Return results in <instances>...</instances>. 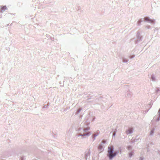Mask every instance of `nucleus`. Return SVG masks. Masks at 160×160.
Listing matches in <instances>:
<instances>
[{
	"label": "nucleus",
	"mask_w": 160,
	"mask_h": 160,
	"mask_svg": "<svg viewBox=\"0 0 160 160\" xmlns=\"http://www.w3.org/2000/svg\"><path fill=\"white\" fill-rule=\"evenodd\" d=\"M153 131H151V133H153Z\"/></svg>",
	"instance_id": "obj_6"
},
{
	"label": "nucleus",
	"mask_w": 160,
	"mask_h": 160,
	"mask_svg": "<svg viewBox=\"0 0 160 160\" xmlns=\"http://www.w3.org/2000/svg\"><path fill=\"white\" fill-rule=\"evenodd\" d=\"M144 19L146 21H150L152 22V21L151 20H150L148 18V17H145L144 18Z\"/></svg>",
	"instance_id": "obj_3"
},
{
	"label": "nucleus",
	"mask_w": 160,
	"mask_h": 160,
	"mask_svg": "<svg viewBox=\"0 0 160 160\" xmlns=\"http://www.w3.org/2000/svg\"><path fill=\"white\" fill-rule=\"evenodd\" d=\"M7 9V7L6 6L2 7L1 8V12H2Z\"/></svg>",
	"instance_id": "obj_2"
},
{
	"label": "nucleus",
	"mask_w": 160,
	"mask_h": 160,
	"mask_svg": "<svg viewBox=\"0 0 160 160\" xmlns=\"http://www.w3.org/2000/svg\"><path fill=\"white\" fill-rule=\"evenodd\" d=\"M132 128H130L129 129L127 132H126L127 133L129 134L131 133L132 132Z\"/></svg>",
	"instance_id": "obj_4"
},
{
	"label": "nucleus",
	"mask_w": 160,
	"mask_h": 160,
	"mask_svg": "<svg viewBox=\"0 0 160 160\" xmlns=\"http://www.w3.org/2000/svg\"><path fill=\"white\" fill-rule=\"evenodd\" d=\"M113 135H115V133H113Z\"/></svg>",
	"instance_id": "obj_7"
},
{
	"label": "nucleus",
	"mask_w": 160,
	"mask_h": 160,
	"mask_svg": "<svg viewBox=\"0 0 160 160\" xmlns=\"http://www.w3.org/2000/svg\"><path fill=\"white\" fill-rule=\"evenodd\" d=\"M102 148V147L101 146H99L98 147V148L99 149H101Z\"/></svg>",
	"instance_id": "obj_5"
},
{
	"label": "nucleus",
	"mask_w": 160,
	"mask_h": 160,
	"mask_svg": "<svg viewBox=\"0 0 160 160\" xmlns=\"http://www.w3.org/2000/svg\"><path fill=\"white\" fill-rule=\"evenodd\" d=\"M113 147L112 146L108 147V152L109 155V157L110 159H111L116 154L112 152Z\"/></svg>",
	"instance_id": "obj_1"
},
{
	"label": "nucleus",
	"mask_w": 160,
	"mask_h": 160,
	"mask_svg": "<svg viewBox=\"0 0 160 160\" xmlns=\"http://www.w3.org/2000/svg\"><path fill=\"white\" fill-rule=\"evenodd\" d=\"M96 135H94V137H95V136H96Z\"/></svg>",
	"instance_id": "obj_8"
}]
</instances>
